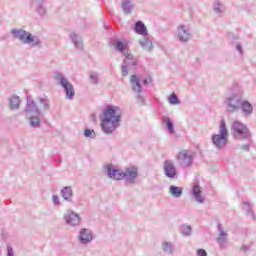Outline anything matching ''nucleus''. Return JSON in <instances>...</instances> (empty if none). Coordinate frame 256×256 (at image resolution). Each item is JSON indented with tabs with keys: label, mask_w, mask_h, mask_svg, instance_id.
I'll use <instances>...</instances> for the list:
<instances>
[{
	"label": "nucleus",
	"mask_w": 256,
	"mask_h": 256,
	"mask_svg": "<svg viewBox=\"0 0 256 256\" xmlns=\"http://www.w3.org/2000/svg\"><path fill=\"white\" fill-rule=\"evenodd\" d=\"M224 105L227 113H239L242 112L245 117L253 115V105L243 99V96L239 93H232L225 98Z\"/></svg>",
	"instance_id": "f257e3e1"
},
{
	"label": "nucleus",
	"mask_w": 256,
	"mask_h": 256,
	"mask_svg": "<svg viewBox=\"0 0 256 256\" xmlns=\"http://www.w3.org/2000/svg\"><path fill=\"white\" fill-rule=\"evenodd\" d=\"M101 128L106 135H111L121 123V115H119V107L107 106L100 116Z\"/></svg>",
	"instance_id": "f03ea898"
},
{
	"label": "nucleus",
	"mask_w": 256,
	"mask_h": 256,
	"mask_svg": "<svg viewBox=\"0 0 256 256\" xmlns=\"http://www.w3.org/2000/svg\"><path fill=\"white\" fill-rule=\"evenodd\" d=\"M51 109V101L47 96H40L33 100L31 96L27 97L24 113L26 115H43Z\"/></svg>",
	"instance_id": "7ed1b4c3"
},
{
	"label": "nucleus",
	"mask_w": 256,
	"mask_h": 256,
	"mask_svg": "<svg viewBox=\"0 0 256 256\" xmlns=\"http://www.w3.org/2000/svg\"><path fill=\"white\" fill-rule=\"evenodd\" d=\"M106 173L110 179H115L116 181H121L125 179L126 183L133 185L135 180L139 177V169L135 166L126 168L124 171L119 169H113V166H106Z\"/></svg>",
	"instance_id": "20e7f679"
},
{
	"label": "nucleus",
	"mask_w": 256,
	"mask_h": 256,
	"mask_svg": "<svg viewBox=\"0 0 256 256\" xmlns=\"http://www.w3.org/2000/svg\"><path fill=\"white\" fill-rule=\"evenodd\" d=\"M11 33L14 39H19L24 45H30V47H41L42 42L39 36H35L30 32H27L23 29H12Z\"/></svg>",
	"instance_id": "39448f33"
},
{
	"label": "nucleus",
	"mask_w": 256,
	"mask_h": 256,
	"mask_svg": "<svg viewBox=\"0 0 256 256\" xmlns=\"http://www.w3.org/2000/svg\"><path fill=\"white\" fill-rule=\"evenodd\" d=\"M211 141L218 151H223L224 147H227L229 143V130H227V124L222 121L219 126V133L211 136Z\"/></svg>",
	"instance_id": "423d86ee"
},
{
	"label": "nucleus",
	"mask_w": 256,
	"mask_h": 256,
	"mask_svg": "<svg viewBox=\"0 0 256 256\" xmlns=\"http://www.w3.org/2000/svg\"><path fill=\"white\" fill-rule=\"evenodd\" d=\"M231 133L236 141H251L253 135L247 125L241 121H234L231 125Z\"/></svg>",
	"instance_id": "0eeeda50"
},
{
	"label": "nucleus",
	"mask_w": 256,
	"mask_h": 256,
	"mask_svg": "<svg viewBox=\"0 0 256 256\" xmlns=\"http://www.w3.org/2000/svg\"><path fill=\"white\" fill-rule=\"evenodd\" d=\"M54 79L58 85H61L64 89L66 93V99H69L70 101L73 100L75 97V88L73 87V84H71V82H69V80L59 72L55 73Z\"/></svg>",
	"instance_id": "6e6552de"
},
{
	"label": "nucleus",
	"mask_w": 256,
	"mask_h": 256,
	"mask_svg": "<svg viewBox=\"0 0 256 256\" xmlns=\"http://www.w3.org/2000/svg\"><path fill=\"white\" fill-rule=\"evenodd\" d=\"M195 158V152L192 150H181L176 155V161L180 167L187 169L193 165V159Z\"/></svg>",
	"instance_id": "1a4fd4ad"
},
{
	"label": "nucleus",
	"mask_w": 256,
	"mask_h": 256,
	"mask_svg": "<svg viewBox=\"0 0 256 256\" xmlns=\"http://www.w3.org/2000/svg\"><path fill=\"white\" fill-rule=\"evenodd\" d=\"M193 34L191 33V29L189 26L185 24H179L176 28L175 38L180 43H189L190 39H192Z\"/></svg>",
	"instance_id": "9d476101"
},
{
	"label": "nucleus",
	"mask_w": 256,
	"mask_h": 256,
	"mask_svg": "<svg viewBox=\"0 0 256 256\" xmlns=\"http://www.w3.org/2000/svg\"><path fill=\"white\" fill-rule=\"evenodd\" d=\"M217 237H216V243H218L219 247L221 249H225L227 245L229 244V233L225 231V228H223L222 224L217 225Z\"/></svg>",
	"instance_id": "9b49d317"
},
{
	"label": "nucleus",
	"mask_w": 256,
	"mask_h": 256,
	"mask_svg": "<svg viewBox=\"0 0 256 256\" xmlns=\"http://www.w3.org/2000/svg\"><path fill=\"white\" fill-rule=\"evenodd\" d=\"M64 219L67 225L70 227H77L81 223V216L75 213L73 210H68L64 214Z\"/></svg>",
	"instance_id": "f8f14e48"
},
{
	"label": "nucleus",
	"mask_w": 256,
	"mask_h": 256,
	"mask_svg": "<svg viewBox=\"0 0 256 256\" xmlns=\"http://www.w3.org/2000/svg\"><path fill=\"white\" fill-rule=\"evenodd\" d=\"M163 172L168 179H175V177H177V168L175 167V163L171 160H165Z\"/></svg>",
	"instance_id": "ddd939ff"
},
{
	"label": "nucleus",
	"mask_w": 256,
	"mask_h": 256,
	"mask_svg": "<svg viewBox=\"0 0 256 256\" xmlns=\"http://www.w3.org/2000/svg\"><path fill=\"white\" fill-rule=\"evenodd\" d=\"M78 239L82 245H88L93 241V233L87 228H82L79 232Z\"/></svg>",
	"instance_id": "4468645a"
},
{
	"label": "nucleus",
	"mask_w": 256,
	"mask_h": 256,
	"mask_svg": "<svg viewBox=\"0 0 256 256\" xmlns=\"http://www.w3.org/2000/svg\"><path fill=\"white\" fill-rule=\"evenodd\" d=\"M31 8L38 13V15H45L47 8L45 7V0H32Z\"/></svg>",
	"instance_id": "2eb2a0df"
},
{
	"label": "nucleus",
	"mask_w": 256,
	"mask_h": 256,
	"mask_svg": "<svg viewBox=\"0 0 256 256\" xmlns=\"http://www.w3.org/2000/svg\"><path fill=\"white\" fill-rule=\"evenodd\" d=\"M110 44L112 45V47H114L115 51H118L123 55H127V41L111 40Z\"/></svg>",
	"instance_id": "dca6fc26"
},
{
	"label": "nucleus",
	"mask_w": 256,
	"mask_h": 256,
	"mask_svg": "<svg viewBox=\"0 0 256 256\" xmlns=\"http://www.w3.org/2000/svg\"><path fill=\"white\" fill-rule=\"evenodd\" d=\"M161 250L163 251L164 255L173 256L175 255V244L171 241H163L161 243Z\"/></svg>",
	"instance_id": "f3484780"
},
{
	"label": "nucleus",
	"mask_w": 256,
	"mask_h": 256,
	"mask_svg": "<svg viewBox=\"0 0 256 256\" xmlns=\"http://www.w3.org/2000/svg\"><path fill=\"white\" fill-rule=\"evenodd\" d=\"M131 89L138 95L143 93V88L141 87V82L139 81V77L137 75H132L130 77Z\"/></svg>",
	"instance_id": "a211bd4d"
},
{
	"label": "nucleus",
	"mask_w": 256,
	"mask_h": 256,
	"mask_svg": "<svg viewBox=\"0 0 256 256\" xmlns=\"http://www.w3.org/2000/svg\"><path fill=\"white\" fill-rule=\"evenodd\" d=\"M139 45L142 47L143 51H147V53L153 51V41L147 36H143L142 39L139 40Z\"/></svg>",
	"instance_id": "6ab92c4d"
},
{
	"label": "nucleus",
	"mask_w": 256,
	"mask_h": 256,
	"mask_svg": "<svg viewBox=\"0 0 256 256\" xmlns=\"http://www.w3.org/2000/svg\"><path fill=\"white\" fill-rule=\"evenodd\" d=\"M8 107L10 111H17L21 107V98L19 96H10L8 98Z\"/></svg>",
	"instance_id": "aec40b11"
},
{
	"label": "nucleus",
	"mask_w": 256,
	"mask_h": 256,
	"mask_svg": "<svg viewBox=\"0 0 256 256\" xmlns=\"http://www.w3.org/2000/svg\"><path fill=\"white\" fill-rule=\"evenodd\" d=\"M60 195L64 201L71 203L73 201V188L71 186H64L60 191Z\"/></svg>",
	"instance_id": "412c9836"
},
{
	"label": "nucleus",
	"mask_w": 256,
	"mask_h": 256,
	"mask_svg": "<svg viewBox=\"0 0 256 256\" xmlns=\"http://www.w3.org/2000/svg\"><path fill=\"white\" fill-rule=\"evenodd\" d=\"M70 39L76 49H78L79 51H83V38H81V36H79L75 32H72L70 33Z\"/></svg>",
	"instance_id": "4be33fe9"
},
{
	"label": "nucleus",
	"mask_w": 256,
	"mask_h": 256,
	"mask_svg": "<svg viewBox=\"0 0 256 256\" xmlns=\"http://www.w3.org/2000/svg\"><path fill=\"white\" fill-rule=\"evenodd\" d=\"M121 9L123 10L124 15H131V13H133V9H135V5H133L131 0H122Z\"/></svg>",
	"instance_id": "5701e85b"
},
{
	"label": "nucleus",
	"mask_w": 256,
	"mask_h": 256,
	"mask_svg": "<svg viewBox=\"0 0 256 256\" xmlns=\"http://www.w3.org/2000/svg\"><path fill=\"white\" fill-rule=\"evenodd\" d=\"M135 33L142 35V37H147V27L142 21H137L134 26Z\"/></svg>",
	"instance_id": "b1692460"
},
{
	"label": "nucleus",
	"mask_w": 256,
	"mask_h": 256,
	"mask_svg": "<svg viewBox=\"0 0 256 256\" xmlns=\"http://www.w3.org/2000/svg\"><path fill=\"white\" fill-rule=\"evenodd\" d=\"M192 195L197 203H205V198L201 194V187L198 185L193 186Z\"/></svg>",
	"instance_id": "393cba45"
},
{
	"label": "nucleus",
	"mask_w": 256,
	"mask_h": 256,
	"mask_svg": "<svg viewBox=\"0 0 256 256\" xmlns=\"http://www.w3.org/2000/svg\"><path fill=\"white\" fill-rule=\"evenodd\" d=\"M169 194L175 199H179L183 195V188L172 185L169 187Z\"/></svg>",
	"instance_id": "a878e982"
},
{
	"label": "nucleus",
	"mask_w": 256,
	"mask_h": 256,
	"mask_svg": "<svg viewBox=\"0 0 256 256\" xmlns=\"http://www.w3.org/2000/svg\"><path fill=\"white\" fill-rule=\"evenodd\" d=\"M162 123L166 125L167 131H169V133H175V126L173 125V121L171 120V118H169V116H164L162 118Z\"/></svg>",
	"instance_id": "bb28decb"
},
{
	"label": "nucleus",
	"mask_w": 256,
	"mask_h": 256,
	"mask_svg": "<svg viewBox=\"0 0 256 256\" xmlns=\"http://www.w3.org/2000/svg\"><path fill=\"white\" fill-rule=\"evenodd\" d=\"M30 127H33L34 129H39L41 127V119H39V116H32L29 118Z\"/></svg>",
	"instance_id": "cd10ccee"
},
{
	"label": "nucleus",
	"mask_w": 256,
	"mask_h": 256,
	"mask_svg": "<svg viewBox=\"0 0 256 256\" xmlns=\"http://www.w3.org/2000/svg\"><path fill=\"white\" fill-rule=\"evenodd\" d=\"M225 11V6L219 0H215L214 2V12L215 13H223Z\"/></svg>",
	"instance_id": "c85d7f7f"
},
{
	"label": "nucleus",
	"mask_w": 256,
	"mask_h": 256,
	"mask_svg": "<svg viewBox=\"0 0 256 256\" xmlns=\"http://www.w3.org/2000/svg\"><path fill=\"white\" fill-rule=\"evenodd\" d=\"M89 81L92 85H98L99 84V74L97 72H91L89 74Z\"/></svg>",
	"instance_id": "c756f323"
},
{
	"label": "nucleus",
	"mask_w": 256,
	"mask_h": 256,
	"mask_svg": "<svg viewBox=\"0 0 256 256\" xmlns=\"http://www.w3.org/2000/svg\"><path fill=\"white\" fill-rule=\"evenodd\" d=\"M191 233H192V228L190 225H182L181 227V234L184 236V237H189L191 236Z\"/></svg>",
	"instance_id": "7c9ffc66"
},
{
	"label": "nucleus",
	"mask_w": 256,
	"mask_h": 256,
	"mask_svg": "<svg viewBox=\"0 0 256 256\" xmlns=\"http://www.w3.org/2000/svg\"><path fill=\"white\" fill-rule=\"evenodd\" d=\"M168 101L170 105H179L181 103V101L179 100V97H177V94L175 93L170 95V97L168 98Z\"/></svg>",
	"instance_id": "2f4dec72"
},
{
	"label": "nucleus",
	"mask_w": 256,
	"mask_h": 256,
	"mask_svg": "<svg viewBox=\"0 0 256 256\" xmlns=\"http://www.w3.org/2000/svg\"><path fill=\"white\" fill-rule=\"evenodd\" d=\"M243 211L247 213V215H251L252 219H255V214L251 212V204L244 202L243 203Z\"/></svg>",
	"instance_id": "473e14b6"
},
{
	"label": "nucleus",
	"mask_w": 256,
	"mask_h": 256,
	"mask_svg": "<svg viewBox=\"0 0 256 256\" xmlns=\"http://www.w3.org/2000/svg\"><path fill=\"white\" fill-rule=\"evenodd\" d=\"M84 137H87V138H90V139H95V137H96L95 130L85 129L84 130Z\"/></svg>",
	"instance_id": "72a5a7b5"
},
{
	"label": "nucleus",
	"mask_w": 256,
	"mask_h": 256,
	"mask_svg": "<svg viewBox=\"0 0 256 256\" xmlns=\"http://www.w3.org/2000/svg\"><path fill=\"white\" fill-rule=\"evenodd\" d=\"M52 203L55 207H60L61 202L59 201V196L56 194L52 195Z\"/></svg>",
	"instance_id": "f704fd0d"
},
{
	"label": "nucleus",
	"mask_w": 256,
	"mask_h": 256,
	"mask_svg": "<svg viewBox=\"0 0 256 256\" xmlns=\"http://www.w3.org/2000/svg\"><path fill=\"white\" fill-rule=\"evenodd\" d=\"M251 149V144H242L239 146V150L240 151H244V152H249V150Z\"/></svg>",
	"instance_id": "c9c22d12"
},
{
	"label": "nucleus",
	"mask_w": 256,
	"mask_h": 256,
	"mask_svg": "<svg viewBox=\"0 0 256 256\" xmlns=\"http://www.w3.org/2000/svg\"><path fill=\"white\" fill-rule=\"evenodd\" d=\"M124 65H128L131 67H137V60H131L130 62L127 60H124Z\"/></svg>",
	"instance_id": "e433bc0d"
},
{
	"label": "nucleus",
	"mask_w": 256,
	"mask_h": 256,
	"mask_svg": "<svg viewBox=\"0 0 256 256\" xmlns=\"http://www.w3.org/2000/svg\"><path fill=\"white\" fill-rule=\"evenodd\" d=\"M129 75V70L127 69V64L122 65V76L127 77Z\"/></svg>",
	"instance_id": "4c0bfd02"
},
{
	"label": "nucleus",
	"mask_w": 256,
	"mask_h": 256,
	"mask_svg": "<svg viewBox=\"0 0 256 256\" xmlns=\"http://www.w3.org/2000/svg\"><path fill=\"white\" fill-rule=\"evenodd\" d=\"M235 49L236 51H238V53H240V55H243V46L241 45V43H236Z\"/></svg>",
	"instance_id": "58836bf2"
},
{
	"label": "nucleus",
	"mask_w": 256,
	"mask_h": 256,
	"mask_svg": "<svg viewBox=\"0 0 256 256\" xmlns=\"http://www.w3.org/2000/svg\"><path fill=\"white\" fill-rule=\"evenodd\" d=\"M7 256H15V252L13 251V247L11 245L7 246Z\"/></svg>",
	"instance_id": "ea45409f"
},
{
	"label": "nucleus",
	"mask_w": 256,
	"mask_h": 256,
	"mask_svg": "<svg viewBox=\"0 0 256 256\" xmlns=\"http://www.w3.org/2000/svg\"><path fill=\"white\" fill-rule=\"evenodd\" d=\"M197 256H207V251L205 249H198L197 250Z\"/></svg>",
	"instance_id": "a19ab883"
},
{
	"label": "nucleus",
	"mask_w": 256,
	"mask_h": 256,
	"mask_svg": "<svg viewBox=\"0 0 256 256\" xmlns=\"http://www.w3.org/2000/svg\"><path fill=\"white\" fill-rule=\"evenodd\" d=\"M138 103H141V105L145 104V98L141 94H138L137 96Z\"/></svg>",
	"instance_id": "79ce46f5"
},
{
	"label": "nucleus",
	"mask_w": 256,
	"mask_h": 256,
	"mask_svg": "<svg viewBox=\"0 0 256 256\" xmlns=\"http://www.w3.org/2000/svg\"><path fill=\"white\" fill-rule=\"evenodd\" d=\"M124 57H126L125 61H133V55L129 54L126 50V55H124Z\"/></svg>",
	"instance_id": "37998d69"
},
{
	"label": "nucleus",
	"mask_w": 256,
	"mask_h": 256,
	"mask_svg": "<svg viewBox=\"0 0 256 256\" xmlns=\"http://www.w3.org/2000/svg\"><path fill=\"white\" fill-rule=\"evenodd\" d=\"M240 251H243V253H247V251H249V246L242 245V247L240 248Z\"/></svg>",
	"instance_id": "c03bdc74"
},
{
	"label": "nucleus",
	"mask_w": 256,
	"mask_h": 256,
	"mask_svg": "<svg viewBox=\"0 0 256 256\" xmlns=\"http://www.w3.org/2000/svg\"><path fill=\"white\" fill-rule=\"evenodd\" d=\"M144 85H149L151 83V78H146L143 80Z\"/></svg>",
	"instance_id": "a18cd8bd"
},
{
	"label": "nucleus",
	"mask_w": 256,
	"mask_h": 256,
	"mask_svg": "<svg viewBox=\"0 0 256 256\" xmlns=\"http://www.w3.org/2000/svg\"><path fill=\"white\" fill-rule=\"evenodd\" d=\"M92 121H95V114H91Z\"/></svg>",
	"instance_id": "49530a36"
}]
</instances>
